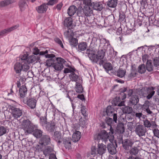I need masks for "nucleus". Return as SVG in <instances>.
I'll return each mask as SVG.
<instances>
[{"instance_id": "nucleus-1", "label": "nucleus", "mask_w": 159, "mask_h": 159, "mask_svg": "<svg viewBox=\"0 0 159 159\" xmlns=\"http://www.w3.org/2000/svg\"><path fill=\"white\" fill-rule=\"evenodd\" d=\"M106 52H109L110 54L111 52H109L108 49L103 48L102 49L99 50L97 54L96 55L94 51L88 48L87 49L85 53L86 56H88L93 62L101 66L104 63L105 61L104 57Z\"/></svg>"}, {"instance_id": "nucleus-2", "label": "nucleus", "mask_w": 159, "mask_h": 159, "mask_svg": "<svg viewBox=\"0 0 159 159\" xmlns=\"http://www.w3.org/2000/svg\"><path fill=\"white\" fill-rule=\"evenodd\" d=\"M110 132L107 133L106 131L102 130L101 131L100 133L96 135L95 137H96L98 140H101L102 142L105 144L107 143L108 140L111 142L114 138L113 135L114 130L112 128L110 127Z\"/></svg>"}, {"instance_id": "nucleus-3", "label": "nucleus", "mask_w": 159, "mask_h": 159, "mask_svg": "<svg viewBox=\"0 0 159 159\" xmlns=\"http://www.w3.org/2000/svg\"><path fill=\"white\" fill-rule=\"evenodd\" d=\"M93 14V11L92 7H84L83 8L82 6L78 7V11L77 12V14L79 17V20L81 18L83 17L85 19L84 17H83L84 15L86 16H91Z\"/></svg>"}, {"instance_id": "nucleus-4", "label": "nucleus", "mask_w": 159, "mask_h": 159, "mask_svg": "<svg viewBox=\"0 0 159 159\" xmlns=\"http://www.w3.org/2000/svg\"><path fill=\"white\" fill-rule=\"evenodd\" d=\"M23 129L25 131V133L30 134L34 131L35 126L28 120H24L21 124Z\"/></svg>"}, {"instance_id": "nucleus-5", "label": "nucleus", "mask_w": 159, "mask_h": 159, "mask_svg": "<svg viewBox=\"0 0 159 159\" xmlns=\"http://www.w3.org/2000/svg\"><path fill=\"white\" fill-rule=\"evenodd\" d=\"M40 120H43L44 123L47 124L46 128L48 131L50 132H53L55 130L57 127L56 126V124L53 121H52L51 122H48L46 123L47 121L46 118L43 117L40 118Z\"/></svg>"}, {"instance_id": "nucleus-6", "label": "nucleus", "mask_w": 159, "mask_h": 159, "mask_svg": "<svg viewBox=\"0 0 159 159\" xmlns=\"http://www.w3.org/2000/svg\"><path fill=\"white\" fill-rule=\"evenodd\" d=\"M106 112L107 116H113V121L115 123H117V111L114 108L111 106H108L106 108Z\"/></svg>"}, {"instance_id": "nucleus-7", "label": "nucleus", "mask_w": 159, "mask_h": 159, "mask_svg": "<svg viewBox=\"0 0 159 159\" xmlns=\"http://www.w3.org/2000/svg\"><path fill=\"white\" fill-rule=\"evenodd\" d=\"M66 61L63 59L56 57L53 67L55 70H61L63 68V64Z\"/></svg>"}, {"instance_id": "nucleus-8", "label": "nucleus", "mask_w": 159, "mask_h": 159, "mask_svg": "<svg viewBox=\"0 0 159 159\" xmlns=\"http://www.w3.org/2000/svg\"><path fill=\"white\" fill-rule=\"evenodd\" d=\"M10 109L11 111V114L15 119H17L21 116L23 114L22 110L19 108L14 106H11Z\"/></svg>"}, {"instance_id": "nucleus-9", "label": "nucleus", "mask_w": 159, "mask_h": 159, "mask_svg": "<svg viewBox=\"0 0 159 159\" xmlns=\"http://www.w3.org/2000/svg\"><path fill=\"white\" fill-rule=\"evenodd\" d=\"M135 132L139 137L144 136L147 131V129L143 125H139L136 126Z\"/></svg>"}, {"instance_id": "nucleus-10", "label": "nucleus", "mask_w": 159, "mask_h": 159, "mask_svg": "<svg viewBox=\"0 0 159 159\" xmlns=\"http://www.w3.org/2000/svg\"><path fill=\"white\" fill-rule=\"evenodd\" d=\"M45 56L46 58H49L46 61V65L49 67L51 66L52 65H54L55 60L56 57L53 54H45Z\"/></svg>"}, {"instance_id": "nucleus-11", "label": "nucleus", "mask_w": 159, "mask_h": 159, "mask_svg": "<svg viewBox=\"0 0 159 159\" xmlns=\"http://www.w3.org/2000/svg\"><path fill=\"white\" fill-rule=\"evenodd\" d=\"M100 43L101 44H103V49H108L109 52L112 51L113 50L110 44L109 40L105 38H102L100 39Z\"/></svg>"}, {"instance_id": "nucleus-12", "label": "nucleus", "mask_w": 159, "mask_h": 159, "mask_svg": "<svg viewBox=\"0 0 159 159\" xmlns=\"http://www.w3.org/2000/svg\"><path fill=\"white\" fill-rule=\"evenodd\" d=\"M76 3L78 5V6H80L84 5V7H92L93 5L91 0H79L76 1Z\"/></svg>"}, {"instance_id": "nucleus-13", "label": "nucleus", "mask_w": 159, "mask_h": 159, "mask_svg": "<svg viewBox=\"0 0 159 159\" xmlns=\"http://www.w3.org/2000/svg\"><path fill=\"white\" fill-rule=\"evenodd\" d=\"M133 143L128 139H125L122 140V144L123 148L126 150H128L129 147H132Z\"/></svg>"}, {"instance_id": "nucleus-14", "label": "nucleus", "mask_w": 159, "mask_h": 159, "mask_svg": "<svg viewBox=\"0 0 159 159\" xmlns=\"http://www.w3.org/2000/svg\"><path fill=\"white\" fill-rule=\"evenodd\" d=\"M106 146L102 143H98L97 146V154L102 155L105 153L107 151Z\"/></svg>"}, {"instance_id": "nucleus-15", "label": "nucleus", "mask_w": 159, "mask_h": 159, "mask_svg": "<svg viewBox=\"0 0 159 159\" xmlns=\"http://www.w3.org/2000/svg\"><path fill=\"white\" fill-rule=\"evenodd\" d=\"M138 152V149L137 148H132L129 151L131 155L127 159H142V158L139 157H134L132 156V155H136Z\"/></svg>"}, {"instance_id": "nucleus-16", "label": "nucleus", "mask_w": 159, "mask_h": 159, "mask_svg": "<svg viewBox=\"0 0 159 159\" xmlns=\"http://www.w3.org/2000/svg\"><path fill=\"white\" fill-rule=\"evenodd\" d=\"M39 143L42 144H44V146L49 144L51 143L50 137L47 135H43L40 139Z\"/></svg>"}, {"instance_id": "nucleus-17", "label": "nucleus", "mask_w": 159, "mask_h": 159, "mask_svg": "<svg viewBox=\"0 0 159 159\" xmlns=\"http://www.w3.org/2000/svg\"><path fill=\"white\" fill-rule=\"evenodd\" d=\"M26 103L30 108L31 109H34L35 108L37 100L34 98L27 99Z\"/></svg>"}, {"instance_id": "nucleus-18", "label": "nucleus", "mask_w": 159, "mask_h": 159, "mask_svg": "<svg viewBox=\"0 0 159 159\" xmlns=\"http://www.w3.org/2000/svg\"><path fill=\"white\" fill-rule=\"evenodd\" d=\"M115 146L117 147V144H115L111 142V143L107 145V148L110 153L112 155L116 153V149Z\"/></svg>"}, {"instance_id": "nucleus-19", "label": "nucleus", "mask_w": 159, "mask_h": 159, "mask_svg": "<svg viewBox=\"0 0 159 159\" xmlns=\"http://www.w3.org/2000/svg\"><path fill=\"white\" fill-rule=\"evenodd\" d=\"M114 16L113 14H111L104 19V23L108 26L112 25L115 22Z\"/></svg>"}, {"instance_id": "nucleus-20", "label": "nucleus", "mask_w": 159, "mask_h": 159, "mask_svg": "<svg viewBox=\"0 0 159 159\" xmlns=\"http://www.w3.org/2000/svg\"><path fill=\"white\" fill-rule=\"evenodd\" d=\"M139 98L138 95L135 93H134L129 99V103L130 105H135L139 102Z\"/></svg>"}, {"instance_id": "nucleus-21", "label": "nucleus", "mask_w": 159, "mask_h": 159, "mask_svg": "<svg viewBox=\"0 0 159 159\" xmlns=\"http://www.w3.org/2000/svg\"><path fill=\"white\" fill-rule=\"evenodd\" d=\"M143 126L148 128L155 127L157 126L155 121H150L148 120L147 119H145V120H143Z\"/></svg>"}, {"instance_id": "nucleus-22", "label": "nucleus", "mask_w": 159, "mask_h": 159, "mask_svg": "<svg viewBox=\"0 0 159 159\" xmlns=\"http://www.w3.org/2000/svg\"><path fill=\"white\" fill-rule=\"evenodd\" d=\"M150 104L149 101H146L142 107V110L146 111L148 115H151L152 114V111L150 110L149 108Z\"/></svg>"}, {"instance_id": "nucleus-23", "label": "nucleus", "mask_w": 159, "mask_h": 159, "mask_svg": "<svg viewBox=\"0 0 159 159\" xmlns=\"http://www.w3.org/2000/svg\"><path fill=\"white\" fill-rule=\"evenodd\" d=\"M71 139L70 138H64L63 139V143L66 149H69L71 148Z\"/></svg>"}, {"instance_id": "nucleus-24", "label": "nucleus", "mask_w": 159, "mask_h": 159, "mask_svg": "<svg viewBox=\"0 0 159 159\" xmlns=\"http://www.w3.org/2000/svg\"><path fill=\"white\" fill-rule=\"evenodd\" d=\"M78 11V8L75 5H72L70 6L68 8L67 10V13L68 15L71 16H73L77 11Z\"/></svg>"}, {"instance_id": "nucleus-25", "label": "nucleus", "mask_w": 159, "mask_h": 159, "mask_svg": "<svg viewBox=\"0 0 159 159\" xmlns=\"http://www.w3.org/2000/svg\"><path fill=\"white\" fill-rule=\"evenodd\" d=\"M127 90V88H124L120 89V93L118 95V97L119 100H124L126 98V94L125 93Z\"/></svg>"}, {"instance_id": "nucleus-26", "label": "nucleus", "mask_w": 159, "mask_h": 159, "mask_svg": "<svg viewBox=\"0 0 159 159\" xmlns=\"http://www.w3.org/2000/svg\"><path fill=\"white\" fill-rule=\"evenodd\" d=\"M93 8L95 10L101 11L103 9V5L100 2H93Z\"/></svg>"}, {"instance_id": "nucleus-27", "label": "nucleus", "mask_w": 159, "mask_h": 159, "mask_svg": "<svg viewBox=\"0 0 159 159\" xmlns=\"http://www.w3.org/2000/svg\"><path fill=\"white\" fill-rule=\"evenodd\" d=\"M47 5H48L44 3L38 6L36 8L37 12L40 13L45 12L46 11L48 7Z\"/></svg>"}, {"instance_id": "nucleus-28", "label": "nucleus", "mask_w": 159, "mask_h": 159, "mask_svg": "<svg viewBox=\"0 0 159 159\" xmlns=\"http://www.w3.org/2000/svg\"><path fill=\"white\" fill-rule=\"evenodd\" d=\"M73 21L72 19L70 17L66 18L64 21V26L69 29L72 28Z\"/></svg>"}, {"instance_id": "nucleus-29", "label": "nucleus", "mask_w": 159, "mask_h": 159, "mask_svg": "<svg viewBox=\"0 0 159 159\" xmlns=\"http://www.w3.org/2000/svg\"><path fill=\"white\" fill-rule=\"evenodd\" d=\"M53 151V146L51 145L50 146L46 147L43 151L44 154L45 156L49 155L52 154V152Z\"/></svg>"}, {"instance_id": "nucleus-30", "label": "nucleus", "mask_w": 159, "mask_h": 159, "mask_svg": "<svg viewBox=\"0 0 159 159\" xmlns=\"http://www.w3.org/2000/svg\"><path fill=\"white\" fill-rule=\"evenodd\" d=\"M19 93L20 98H24L27 93V89L25 85L22 86L19 89Z\"/></svg>"}, {"instance_id": "nucleus-31", "label": "nucleus", "mask_w": 159, "mask_h": 159, "mask_svg": "<svg viewBox=\"0 0 159 159\" xmlns=\"http://www.w3.org/2000/svg\"><path fill=\"white\" fill-rule=\"evenodd\" d=\"M81 137L80 132L79 131H75L73 134L72 140L73 142H76L80 139Z\"/></svg>"}, {"instance_id": "nucleus-32", "label": "nucleus", "mask_w": 159, "mask_h": 159, "mask_svg": "<svg viewBox=\"0 0 159 159\" xmlns=\"http://www.w3.org/2000/svg\"><path fill=\"white\" fill-rule=\"evenodd\" d=\"M155 88L153 87H150L147 89V91L148 95L147 96V98L149 99L154 95L155 92L154 91Z\"/></svg>"}, {"instance_id": "nucleus-33", "label": "nucleus", "mask_w": 159, "mask_h": 159, "mask_svg": "<svg viewBox=\"0 0 159 159\" xmlns=\"http://www.w3.org/2000/svg\"><path fill=\"white\" fill-rule=\"evenodd\" d=\"M112 104L115 106H118L121 107L124 105V102L123 101H121V100H119L118 97H116L113 101Z\"/></svg>"}, {"instance_id": "nucleus-34", "label": "nucleus", "mask_w": 159, "mask_h": 159, "mask_svg": "<svg viewBox=\"0 0 159 159\" xmlns=\"http://www.w3.org/2000/svg\"><path fill=\"white\" fill-rule=\"evenodd\" d=\"M23 68V65L20 62L16 63L14 66V69L17 73H20Z\"/></svg>"}, {"instance_id": "nucleus-35", "label": "nucleus", "mask_w": 159, "mask_h": 159, "mask_svg": "<svg viewBox=\"0 0 159 159\" xmlns=\"http://www.w3.org/2000/svg\"><path fill=\"white\" fill-rule=\"evenodd\" d=\"M39 60V57L37 56L31 55L28 57L27 59V62L28 63H32L35 61L36 62Z\"/></svg>"}, {"instance_id": "nucleus-36", "label": "nucleus", "mask_w": 159, "mask_h": 159, "mask_svg": "<svg viewBox=\"0 0 159 159\" xmlns=\"http://www.w3.org/2000/svg\"><path fill=\"white\" fill-rule=\"evenodd\" d=\"M33 53L35 55H37L39 54L40 55H44L45 54L48 53V51L47 50L45 51L40 52L39 49L38 48L35 47L33 49Z\"/></svg>"}, {"instance_id": "nucleus-37", "label": "nucleus", "mask_w": 159, "mask_h": 159, "mask_svg": "<svg viewBox=\"0 0 159 159\" xmlns=\"http://www.w3.org/2000/svg\"><path fill=\"white\" fill-rule=\"evenodd\" d=\"M53 138L54 140L57 141L58 143H61L60 141L61 139V133L59 131H56L54 132Z\"/></svg>"}, {"instance_id": "nucleus-38", "label": "nucleus", "mask_w": 159, "mask_h": 159, "mask_svg": "<svg viewBox=\"0 0 159 159\" xmlns=\"http://www.w3.org/2000/svg\"><path fill=\"white\" fill-rule=\"evenodd\" d=\"M16 2L15 0H5L0 2V7H4Z\"/></svg>"}, {"instance_id": "nucleus-39", "label": "nucleus", "mask_w": 159, "mask_h": 159, "mask_svg": "<svg viewBox=\"0 0 159 159\" xmlns=\"http://www.w3.org/2000/svg\"><path fill=\"white\" fill-rule=\"evenodd\" d=\"M153 66L156 69L159 68V56L154 57L152 58Z\"/></svg>"}, {"instance_id": "nucleus-40", "label": "nucleus", "mask_w": 159, "mask_h": 159, "mask_svg": "<svg viewBox=\"0 0 159 159\" xmlns=\"http://www.w3.org/2000/svg\"><path fill=\"white\" fill-rule=\"evenodd\" d=\"M116 130L118 133L122 134L125 131V128L123 123H120L118 124L116 127Z\"/></svg>"}, {"instance_id": "nucleus-41", "label": "nucleus", "mask_w": 159, "mask_h": 159, "mask_svg": "<svg viewBox=\"0 0 159 159\" xmlns=\"http://www.w3.org/2000/svg\"><path fill=\"white\" fill-rule=\"evenodd\" d=\"M126 73V71L125 70H123L122 69L120 68L117 71H116L115 72V74L117 76L122 78L123 77Z\"/></svg>"}, {"instance_id": "nucleus-42", "label": "nucleus", "mask_w": 159, "mask_h": 159, "mask_svg": "<svg viewBox=\"0 0 159 159\" xmlns=\"http://www.w3.org/2000/svg\"><path fill=\"white\" fill-rule=\"evenodd\" d=\"M87 47V43L86 42H82L80 43L78 45V50L80 51H84Z\"/></svg>"}, {"instance_id": "nucleus-43", "label": "nucleus", "mask_w": 159, "mask_h": 159, "mask_svg": "<svg viewBox=\"0 0 159 159\" xmlns=\"http://www.w3.org/2000/svg\"><path fill=\"white\" fill-rule=\"evenodd\" d=\"M146 69L149 71L151 72L153 70L154 67L152 64L151 60H148L146 64Z\"/></svg>"}, {"instance_id": "nucleus-44", "label": "nucleus", "mask_w": 159, "mask_h": 159, "mask_svg": "<svg viewBox=\"0 0 159 159\" xmlns=\"http://www.w3.org/2000/svg\"><path fill=\"white\" fill-rule=\"evenodd\" d=\"M32 132H33L34 135L37 138H40L42 136L43 133V131L40 129H34V131Z\"/></svg>"}, {"instance_id": "nucleus-45", "label": "nucleus", "mask_w": 159, "mask_h": 159, "mask_svg": "<svg viewBox=\"0 0 159 159\" xmlns=\"http://www.w3.org/2000/svg\"><path fill=\"white\" fill-rule=\"evenodd\" d=\"M69 39L70 44L72 48H75L77 47L78 44V40L76 38L72 37Z\"/></svg>"}, {"instance_id": "nucleus-46", "label": "nucleus", "mask_w": 159, "mask_h": 159, "mask_svg": "<svg viewBox=\"0 0 159 159\" xmlns=\"http://www.w3.org/2000/svg\"><path fill=\"white\" fill-rule=\"evenodd\" d=\"M83 89L81 84L80 82H76L75 87L76 92L78 93H81L83 92Z\"/></svg>"}, {"instance_id": "nucleus-47", "label": "nucleus", "mask_w": 159, "mask_h": 159, "mask_svg": "<svg viewBox=\"0 0 159 159\" xmlns=\"http://www.w3.org/2000/svg\"><path fill=\"white\" fill-rule=\"evenodd\" d=\"M102 65L107 72L110 70H112V69L113 68L111 64L109 62H106L105 63V62Z\"/></svg>"}, {"instance_id": "nucleus-48", "label": "nucleus", "mask_w": 159, "mask_h": 159, "mask_svg": "<svg viewBox=\"0 0 159 159\" xmlns=\"http://www.w3.org/2000/svg\"><path fill=\"white\" fill-rule=\"evenodd\" d=\"M69 77L72 81L75 82L77 81L80 79L79 77L76 75L75 72H73L69 75Z\"/></svg>"}, {"instance_id": "nucleus-49", "label": "nucleus", "mask_w": 159, "mask_h": 159, "mask_svg": "<svg viewBox=\"0 0 159 159\" xmlns=\"http://www.w3.org/2000/svg\"><path fill=\"white\" fill-rule=\"evenodd\" d=\"M117 4V0H110L107 2V5L110 7L114 8L116 7Z\"/></svg>"}, {"instance_id": "nucleus-50", "label": "nucleus", "mask_w": 159, "mask_h": 159, "mask_svg": "<svg viewBox=\"0 0 159 159\" xmlns=\"http://www.w3.org/2000/svg\"><path fill=\"white\" fill-rule=\"evenodd\" d=\"M121 33L125 35L129 34L132 32V30H129L127 26L124 27V28L121 27Z\"/></svg>"}, {"instance_id": "nucleus-51", "label": "nucleus", "mask_w": 159, "mask_h": 159, "mask_svg": "<svg viewBox=\"0 0 159 159\" xmlns=\"http://www.w3.org/2000/svg\"><path fill=\"white\" fill-rule=\"evenodd\" d=\"M19 6L21 11L24 10L25 8L27 6V4L25 1L24 0H20L19 3Z\"/></svg>"}, {"instance_id": "nucleus-52", "label": "nucleus", "mask_w": 159, "mask_h": 159, "mask_svg": "<svg viewBox=\"0 0 159 159\" xmlns=\"http://www.w3.org/2000/svg\"><path fill=\"white\" fill-rule=\"evenodd\" d=\"M80 125L83 127H84L87 125V119L86 117H81L79 120Z\"/></svg>"}, {"instance_id": "nucleus-53", "label": "nucleus", "mask_w": 159, "mask_h": 159, "mask_svg": "<svg viewBox=\"0 0 159 159\" xmlns=\"http://www.w3.org/2000/svg\"><path fill=\"white\" fill-rule=\"evenodd\" d=\"M146 70L145 66L144 64L139 65L138 68V72L139 73L142 74L145 73Z\"/></svg>"}, {"instance_id": "nucleus-54", "label": "nucleus", "mask_w": 159, "mask_h": 159, "mask_svg": "<svg viewBox=\"0 0 159 159\" xmlns=\"http://www.w3.org/2000/svg\"><path fill=\"white\" fill-rule=\"evenodd\" d=\"M123 111L125 113L130 114L132 112L133 109L131 107L126 106L124 108Z\"/></svg>"}, {"instance_id": "nucleus-55", "label": "nucleus", "mask_w": 159, "mask_h": 159, "mask_svg": "<svg viewBox=\"0 0 159 159\" xmlns=\"http://www.w3.org/2000/svg\"><path fill=\"white\" fill-rule=\"evenodd\" d=\"M145 91L143 89H138L136 93L137 95H139L140 98L143 97H145V94L144 93Z\"/></svg>"}, {"instance_id": "nucleus-56", "label": "nucleus", "mask_w": 159, "mask_h": 159, "mask_svg": "<svg viewBox=\"0 0 159 159\" xmlns=\"http://www.w3.org/2000/svg\"><path fill=\"white\" fill-rule=\"evenodd\" d=\"M119 21L120 22L125 21V15L123 12L120 13Z\"/></svg>"}, {"instance_id": "nucleus-57", "label": "nucleus", "mask_w": 159, "mask_h": 159, "mask_svg": "<svg viewBox=\"0 0 159 159\" xmlns=\"http://www.w3.org/2000/svg\"><path fill=\"white\" fill-rule=\"evenodd\" d=\"M7 131V129L3 126H0V136L5 134Z\"/></svg>"}, {"instance_id": "nucleus-58", "label": "nucleus", "mask_w": 159, "mask_h": 159, "mask_svg": "<svg viewBox=\"0 0 159 159\" xmlns=\"http://www.w3.org/2000/svg\"><path fill=\"white\" fill-rule=\"evenodd\" d=\"M81 112L82 115L85 117H86L88 116V114L87 113L86 109L85 108V107L83 106L82 107Z\"/></svg>"}, {"instance_id": "nucleus-59", "label": "nucleus", "mask_w": 159, "mask_h": 159, "mask_svg": "<svg viewBox=\"0 0 159 159\" xmlns=\"http://www.w3.org/2000/svg\"><path fill=\"white\" fill-rule=\"evenodd\" d=\"M106 123L107 124V125L110 126V127H112V124L113 122V120L112 118H108L106 120Z\"/></svg>"}, {"instance_id": "nucleus-60", "label": "nucleus", "mask_w": 159, "mask_h": 159, "mask_svg": "<svg viewBox=\"0 0 159 159\" xmlns=\"http://www.w3.org/2000/svg\"><path fill=\"white\" fill-rule=\"evenodd\" d=\"M43 145H44V144H42L39 142V144L36 145L35 148L39 151H42L43 150Z\"/></svg>"}, {"instance_id": "nucleus-61", "label": "nucleus", "mask_w": 159, "mask_h": 159, "mask_svg": "<svg viewBox=\"0 0 159 159\" xmlns=\"http://www.w3.org/2000/svg\"><path fill=\"white\" fill-rule=\"evenodd\" d=\"M19 27V25H17L14 26H12L9 28L7 29V31L8 32H10L16 29L17 28Z\"/></svg>"}, {"instance_id": "nucleus-62", "label": "nucleus", "mask_w": 159, "mask_h": 159, "mask_svg": "<svg viewBox=\"0 0 159 159\" xmlns=\"http://www.w3.org/2000/svg\"><path fill=\"white\" fill-rule=\"evenodd\" d=\"M55 41L61 48H64L63 44L60 39L58 38H56L55 39Z\"/></svg>"}, {"instance_id": "nucleus-63", "label": "nucleus", "mask_w": 159, "mask_h": 159, "mask_svg": "<svg viewBox=\"0 0 159 159\" xmlns=\"http://www.w3.org/2000/svg\"><path fill=\"white\" fill-rule=\"evenodd\" d=\"M97 153V149L96 147H93L91 148V154L94 156Z\"/></svg>"}, {"instance_id": "nucleus-64", "label": "nucleus", "mask_w": 159, "mask_h": 159, "mask_svg": "<svg viewBox=\"0 0 159 159\" xmlns=\"http://www.w3.org/2000/svg\"><path fill=\"white\" fill-rule=\"evenodd\" d=\"M23 68L22 70L26 72L27 70H29L30 68V67L29 65L26 63H25L23 65Z\"/></svg>"}]
</instances>
